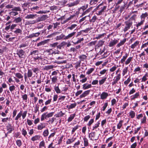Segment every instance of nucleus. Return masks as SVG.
I'll list each match as a JSON object with an SVG mask.
<instances>
[{"instance_id": "f257e3e1", "label": "nucleus", "mask_w": 148, "mask_h": 148, "mask_svg": "<svg viewBox=\"0 0 148 148\" xmlns=\"http://www.w3.org/2000/svg\"><path fill=\"white\" fill-rule=\"evenodd\" d=\"M148 16V13L147 12L143 13L140 15V18L141 21L140 22H138L136 25L137 29L138 28L139 26H140L141 25L143 24L145 22L146 18Z\"/></svg>"}, {"instance_id": "f03ea898", "label": "nucleus", "mask_w": 148, "mask_h": 148, "mask_svg": "<svg viewBox=\"0 0 148 148\" xmlns=\"http://www.w3.org/2000/svg\"><path fill=\"white\" fill-rule=\"evenodd\" d=\"M11 11L9 13V14L12 16H15L18 14V12H20L22 11L21 8L19 6H14L13 9H12Z\"/></svg>"}, {"instance_id": "7ed1b4c3", "label": "nucleus", "mask_w": 148, "mask_h": 148, "mask_svg": "<svg viewBox=\"0 0 148 148\" xmlns=\"http://www.w3.org/2000/svg\"><path fill=\"white\" fill-rule=\"evenodd\" d=\"M133 22L130 21H127L125 22V27L123 29V31L125 32L128 30L131 27H132Z\"/></svg>"}, {"instance_id": "20e7f679", "label": "nucleus", "mask_w": 148, "mask_h": 148, "mask_svg": "<svg viewBox=\"0 0 148 148\" xmlns=\"http://www.w3.org/2000/svg\"><path fill=\"white\" fill-rule=\"evenodd\" d=\"M16 54L20 58L24 59L26 57L25 51L22 49H18L17 51Z\"/></svg>"}, {"instance_id": "39448f33", "label": "nucleus", "mask_w": 148, "mask_h": 148, "mask_svg": "<svg viewBox=\"0 0 148 148\" xmlns=\"http://www.w3.org/2000/svg\"><path fill=\"white\" fill-rule=\"evenodd\" d=\"M22 18L20 17H18L16 18H15L13 21V22L17 24H18L19 26L21 27L22 26Z\"/></svg>"}, {"instance_id": "423d86ee", "label": "nucleus", "mask_w": 148, "mask_h": 148, "mask_svg": "<svg viewBox=\"0 0 148 148\" xmlns=\"http://www.w3.org/2000/svg\"><path fill=\"white\" fill-rule=\"evenodd\" d=\"M121 78V75L120 73L119 74H118L117 75L114 77V78L113 79V81L112 83V85H114L117 83L118 81L120 80Z\"/></svg>"}, {"instance_id": "0eeeda50", "label": "nucleus", "mask_w": 148, "mask_h": 148, "mask_svg": "<svg viewBox=\"0 0 148 148\" xmlns=\"http://www.w3.org/2000/svg\"><path fill=\"white\" fill-rule=\"evenodd\" d=\"M88 7V5L87 4L86 5L82 6L80 8H79L78 9V11L76 12V14H78L79 13L81 14Z\"/></svg>"}, {"instance_id": "6e6552de", "label": "nucleus", "mask_w": 148, "mask_h": 148, "mask_svg": "<svg viewBox=\"0 0 148 148\" xmlns=\"http://www.w3.org/2000/svg\"><path fill=\"white\" fill-rule=\"evenodd\" d=\"M76 33V32H72L69 34L67 36H65V40H67L69 39L72 38H73Z\"/></svg>"}, {"instance_id": "1a4fd4ad", "label": "nucleus", "mask_w": 148, "mask_h": 148, "mask_svg": "<svg viewBox=\"0 0 148 148\" xmlns=\"http://www.w3.org/2000/svg\"><path fill=\"white\" fill-rule=\"evenodd\" d=\"M118 40L114 39V40H111L109 43L108 46L110 47H113L118 42Z\"/></svg>"}, {"instance_id": "9d476101", "label": "nucleus", "mask_w": 148, "mask_h": 148, "mask_svg": "<svg viewBox=\"0 0 148 148\" xmlns=\"http://www.w3.org/2000/svg\"><path fill=\"white\" fill-rule=\"evenodd\" d=\"M65 35L63 34H62L60 36H57L55 39L56 40H65Z\"/></svg>"}, {"instance_id": "9b49d317", "label": "nucleus", "mask_w": 148, "mask_h": 148, "mask_svg": "<svg viewBox=\"0 0 148 148\" xmlns=\"http://www.w3.org/2000/svg\"><path fill=\"white\" fill-rule=\"evenodd\" d=\"M90 92V90L85 91L80 96V98L84 97L87 95H88Z\"/></svg>"}, {"instance_id": "f8f14e48", "label": "nucleus", "mask_w": 148, "mask_h": 148, "mask_svg": "<svg viewBox=\"0 0 148 148\" xmlns=\"http://www.w3.org/2000/svg\"><path fill=\"white\" fill-rule=\"evenodd\" d=\"M32 58L34 59V61L36 62H38L40 60H41L42 59V56H39L38 55L34 56H33Z\"/></svg>"}, {"instance_id": "ddd939ff", "label": "nucleus", "mask_w": 148, "mask_h": 148, "mask_svg": "<svg viewBox=\"0 0 148 148\" xmlns=\"http://www.w3.org/2000/svg\"><path fill=\"white\" fill-rule=\"evenodd\" d=\"M40 33L38 32L35 33H32L29 34L27 38H32L34 37H37L40 34Z\"/></svg>"}, {"instance_id": "4468645a", "label": "nucleus", "mask_w": 148, "mask_h": 148, "mask_svg": "<svg viewBox=\"0 0 148 148\" xmlns=\"http://www.w3.org/2000/svg\"><path fill=\"white\" fill-rule=\"evenodd\" d=\"M92 87V86L91 84H89L86 83L84 84L83 85L82 89L84 90H85L90 88Z\"/></svg>"}, {"instance_id": "2eb2a0df", "label": "nucleus", "mask_w": 148, "mask_h": 148, "mask_svg": "<svg viewBox=\"0 0 148 148\" xmlns=\"http://www.w3.org/2000/svg\"><path fill=\"white\" fill-rule=\"evenodd\" d=\"M108 95L107 92H103L100 95V98L101 99H106L108 96Z\"/></svg>"}, {"instance_id": "dca6fc26", "label": "nucleus", "mask_w": 148, "mask_h": 148, "mask_svg": "<svg viewBox=\"0 0 148 148\" xmlns=\"http://www.w3.org/2000/svg\"><path fill=\"white\" fill-rule=\"evenodd\" d=\"M15 77L18 79H20L21 81L23 80V76L20 73H15Z\"/></svg>"}, {"instance_id": "f3484780", "label": "nucleus", "mask_w": 148, "mask_h": 148, "mask_svg": "<svg viewBox=\"0 0 148 148\" xmlns=\"http://www.w3.org/2000/svg\"><path fill=\"white\" fill-rule=\"evenodd\" d=\"M87 56L85 55L82 54L79 56H78V58L80 59L79 61H84L87 59Z\"/></svg>"}, {"instance_id": "a211bd4d", "label": "nucleus", "mask_w": 148, "mask_h": 148, "mask_svg": "<svg viewBox=\"0 0 148 148\" xmlns=\"http://www.w3.org/2000/svg\"><path fill=\"white\" fill-rule=\"evenodd\" d=\"M127 38H125L122 40H121L120 42L118 43L116 46L117 47H119L120 46L123 45L126 41Z\"/></svg>"}, {"instance_id": "6ab92c4d", "label": "nucleus", "mask_w": 148, "mask_h": 148, "mask_svg": "<svg viewBox=\"0 0 148 148\" xmlns=\"http://www.w3.org/2000/svg\"><path fill=\"white\" fill-rule=\"evenodd\" d=\"M22 29H21L19 28H16V30L14 31L13 32L14 34L18 35L19 34L21 35L22 34Z\"/></svg>"}, {"instance_id": "aec40b11", "label": "nucleus", "mask_w": 148, "mask_h": 148, "mask_svg": "<svg viewBox=\"0 0 148 148\" xmlns=\"http://www.w3.org/2000/svg\"><path fill=\"white\" fill-rule=\"evenodd\" d=\"M79 77L80 78H84L80 80V82L82 83H85L87 80V78L86 77H85V76L84 75H83V74H81L80 75Z\"/></svg>"}, {"instance_id": "412c9836", "label": "nucleus", "mask_w": 148, "mask_h": 148, "mask_svg": "<svg viewBox=\"0 0 148 148\" xmlns=\"http://www.w3.org/2000/svg\"><path fill=\"white\" fill-rule=\"evenodd\" d=\"M48 16H47V15H43L41 16L40 17L38 18V21H41L45 20L47 18Z\"/></svg>"}, {"instance_id": "4be33fe9", "label": "nucleus", "mask_w": 148, "mask_h": 148, "mask_svg": "<svg viewBox=\"0 0 148 148\" xmlns=\"http://www.w3.org/2000/svg\"><path fill=\"white\" fill-rule=\"evenodd\" d=\"M76 138L73 137L71 139H67L66 141V144H70L76 140Z\"/></svg>"}, {"instance_id": "5701e85b", "label": "nucleus", "mask_w": 148, "mask_h": 148, "mask_svg": "<svg viewBox=\"0 0 148 148\" xmlns=\"http://www.w3.org/2000/svg\"><path fill=\"white\" fill-rule=\"evenodd\" d=\"M128 54H127V53H126L125 55L123 56L121 60V63L123 64L124 62L125 61V60L128 57Z\"/></svg>"}, {"instance_id": "b1692460", "label": "nucleus", "mask_w": 148, "mask_h": 148, "mask_svg": "<svg viewBox=\"0 0 148 148\" xmlns=\"http://www.w3.org/2000/svg\"><path fill=\"white\" fill-rule=\"evenodd\" d=\"M95 133L94 132H92L90 133L89 134V137L90 138H90V140H97V139H94V137L95 135Z\"/></svg>"}, {"instance_id": "393cba45", "label": "nucleus", "mask_w": 148, "mask_h": 148, "mask_svg": "<svg viewBox=\"0 0 148 148\" xmlns=\"http://www.w3.org/2000/svg\"><path fill=\"white\" fill-rule=\"evenodd\" d=\"M104 43V41H103L102 40H100L99 41L98 44H97L96 47H99L103 45ZM97 48L96 47L95 50L96 51H97Z\"/></svg>"}, {"instance_id": "a878e982", "label": "nucleus", "mask_w": 148, "mask_h": 148, "mask_svg": "<svg viewBox=\"0 0 148 148\" xmlns=\"http://www.w3.org/2000/svg\"><path fill=\"white\" fill-rule=\"evenodd\" d=\"M139 96V92H136L134 95H132L131 96V100H134L136 98H138V97Z\"/></svg>"}, {"instance_id": "bb28decb", "label": "nucleus", "mask_w": 148, "mask_h": 148, "mask_svg": "<svg viewBox=\"0 0 148 148\" xmlns=\"http://www.w3.org/2000/svg\"><path fill=\"white\" fill-rule=\"evenodd\" d=\"M75 115L76 114L75 113L71 114L67 119V121L68 122H70L72 121L75 117Z\"/></svg>"}, {"instance_id": "cd10ccee", "label": "nucleus", "mask_w": 148, "mask_h": 148, "mask_svg": "<svg viewBox=\"0 0 148 148\" xmlns=\"http://www.w3.org/2000/svg\"><path fill=\"white\" fill-rule=\"evenodd\" d=\"M36 15L34 14H27L25 16V18L27 19H33L35 18Z\"/></svg>"}, {"instance_id": "c85d7f7f", "label": "nucleus", "mask_w": 148, "mask_h": 148, "mask_svg": "<svg viewBox=\"0 0 148 148\" xmlns=\"http://www.w3.org/2000/svg\"><path fill=\"white\" fill-rule=\"evenodd\" d=\"M45 127V124L43 123H40L38 127V130H42V129L44 128Z\"/></svg>"}, {"instance_id": "c756f323", "label": "nucleus", "mask_w": 148, "mask_h": 148, "mask_svg": "<svg viewBox=\"0 0 148 148\" xmlns=\"http://www.w3.org/2000/svg\"><path fill=\"white\" fill-rule=\"evenodd\" d=\"M39 51L38 50H33L30 52V55H32L33 56H34L37 55H38Z\"/></svg>"}, {"instance_id": "7c9ffc66", "label": "nucleus", "mask_w": 148, "mask_h": 148, "mask_svg": "<svg viewBox=\"0 0 148 148\" xmlns=\"http://www.w3.org/2000/svg\"><path fill=\"white\" fill-rule=\"evenodd\" d=\"M54 89L56 92L57 94H59L61 93V90L60 89L58 85L56 86V85L54 86Z\"/></svg>"}, {"instance_id": "2f4dec72", "label": "nucleus", "mask_w": 148, "mask_h": 148, "mask_svg": "<svg viewBox=\"0 0 148 148\" xmlns=\"http://www.w3.org/2000/svg\"><path fill=\"white\" fill-rule=\"evenodd\" d=\"M132 57H129L125 61V64L126 65L129 64L132 60Z\"/></svg>"}, {"instance_id": "473e14b6", "label": "nucleus", "mask_w": 148, "mask_h": 148, "mask_svg": "<svg viewBox=\"0 0 148 148\" xmlns=\"http://www.w3.org/2000/svg\"><path fill=\"white\" fill-rule=\"evenodd\" d=\"M139 42H140L139 41H136L133 44L131 45V48L132 49H134L139 44Z\"/></svg>"}, {"instance_id": "72a5a7b5", "label": "nucleus", "mask_w": 148, "mask_h": 148, "mask_svg": "<svg viewBox=\"0 0 148 148\" xmlns=\"http://www.w3.org/2000/svg\"><path fill=\"white\" fill-rule=\"evenodd\" d=\"M40 137L39 135H36L32 137L31 140L32 141H34L35 140H39Z\"/></svg>"}, {"instance_id": "f704fd0d", "label": "nucleus", "mask_w": 148, "mask_h": 148, "mask_svg": "<svg viewBox=\"0 0 148 148\" xmlns=\"http://www.w3.org/2000/svg\"><path fill=\"white\" fill-rule=\"evenodd\" d=\"M47 40H45L43 41H42L37 44V47H39L40 46L44 45L45 44L47 43Z\"/></svg>"}, {"instance_id": "c9c22d12", "label": "nucleus", "mask_w": 148, "mask_h": 148, "mask_svg": "<svg viewBox=\"0 0 148 148\" xmlns=\"http://www.w3.org/2000/svg\"><path fill=\"white\" fill-rule=\"evenodd\" d=\"M100 0H91L90 2V4L91 5H95L97 2H98Z\"/></svg>"}, {"instance_id": "e433bc0d", "label": "nucleus", "mask_w": 148, "mask_h": 148, "mask_svg": "<svg viewBox=\"0 0 148 148\" xmlns=\"http://www.w3.org/2000/svg\"><path fill=\"white\" fill-rule=\"evenodd\" d=\"M27 77H28L29 78L32 77L33 75V72L32 70L28 69L27 73Z\"/></svg>"}, {"instance_id": "4c0bfd02", "label": "nucleus", "mask_w": 148, "mask_h": 148, "mask_svg": "<svg viewBox=\"0 0 148 148\" xmlns=\"http://www.w3.org/2000/svg\"><path fill=\"white\" fill-rule=\"evenodd\" d=\"M65 114V113H63L62 111H60L55 115L57 117H61Z\"/></svg>"}, {"instance_id": "58836bf2", "label": "nucleus", "mask_w": 148, "mask_h": 148, "mask_svg": "<svg viewBox=\"0 0 148 148\" xmlns=\"http://www.w3.org/2000/svg\"><path fill=\"white\" fill-rule=\"evenodd\" d=\"M107 79V77H104L103 78L100 80L99 81V84L100 85H101L102 84H103L106 81Z\"/></svg>"}, {"instance_id": "ea45409f", "label": "nucleus", "mask_w": 148, "mask_h": 148, "mask_svg": "<svg viewBox=\"0 0 148 148\" xmlns=\"http://www.w3.org/2000/svg\"><path fill=\"white\" fill-rule=\"evenodd\" d=\"M22 111H20V112L17 114L15 118V120L17 121L19 118H20L21 117V115H22Z\"/></svg>"}, {"instance_id": "a19ab883", "label": "nucleus", "mask_w": 148, "mask_h": 148, "mask_svg": "<svg viewBox=\"0 0 148 148\" xmlns=\"http://www.w3.org/2000/svg\"><path fill=\"white\" fill-rule=\"evenodd\" d=\"M15 86L14 85L10 86L9 87V89L12 94L14 92V91L15 90Z\"/></svg>"}, {"instance_id": "79ce46f5", "label": "nucleus", "mask_w": 148, "mask_h": 148, "mask_svg": "<svg viewBox=\"0 0 148 148\" xmlns=\"http://www.w3.org/2000/svg\"><path fill=\"white\" fill-rule=\"evenodd\" d=\"M47 113V112L44 113H43L41 115V117L40 120L41 121H42L44 120V119H47L46 114Z\"/></svg>"}, {"instance_id": "37998d69", "label": "nucleus", "mask_w": 148, "mask_h": 148, "mask_svg": "<svg viewBox=\"0 0 148 148\" xmlns=\"http://www.w3.org/2000/svg\"><path fill=\"white\" fill-rule=\"evenodd\" d=\"M21 97L23 100H24V101L26 102L28 99V96L26 94L21 95Z\"/></svg>"}, {"instance_id": "c03bdc74", "label": "nucleus", "mask_w": 148, "mask_h": 148, "mask_svg": "<svg viewBox=\"0 0 148 148\" xmlns=\"http://www.w3.org/2000/svg\"><path fill=\"white\" fill-rule=\"evenodd\" d=\"M77 105V103H74L71 104L69 106H67V107L68 108V109H71L74 108Z\"/></svg>"}, {"instance_id": "a18cd8bd", "label": "nucleus", "mask_w": 148, "mask_h": 148, "mask_svg": "<svg viewBox=\"0 0 148 148\" xmlns=\"http://www.w3.org/2000/svg\"><path fill=\"white\" fill-rule=\"evenodd\" d=\"M128 67H125L123 70L122 75L124 76L125 74H126L128 70Z\"/></svg>"}, {"instance_id": "49530a36", "label": "nucleus", "mask_w": 148, "mask_h": 148, "mask_svg": "<svg viewBox=\"0 0 148 148\" xmlns=\"http://www.w3.org/2000/svg\"><path fill=\"white\" fill-rule=\"evenodd\" d=\"M145 52L143 51L141 53L139 54V56L142 60H143L145 59Z\"/></svg>"}, {"instance_id": "de8ad7c7", "label": "nucleus", "mask_w": 148, "mask_h": 148, "mask_svg": "<svg viewBox=\"0 0 148 148\" xmlns=\"http://www.w3.org/2000/svg\"><path fill=\"white\" fill-rule=\"evenodd\" d=\"M39 146L40 148H41L42 147L46 148L45 146V143L44 140H42L40 142Z\"/></svg>"}, {"instance_id": "09e8293b", "label": "nucleus", "mask_w": 148, "mask_h": 148, "mask_svg": "<svg viewBox=\"0 0 148 148\" xmlns=\"http://www.w3.org/2000/svg\"><path fill=\"white\" fill-rule=\"evenodd\" d=\"M83 140L84 143V146L86 147L88 146L89 143L88 139L86 138H84Z\"/></svg>"}, {"instance_id": "8fccbe9b", "label": "nucleus", "mask_w": 148, "mask_h": 148, "mask_svg": "<svg viewBox=\"0 0 148 148\" xmlns=\"http://www.w3.org/2000/svg\"><path fill=\"white\" fill-rule=\"evenodd\" d=\"M53 66L52 65L47 66H45L44 69L46 70H48L49 69H53Z\"/></svg>"}, {"instance_id": "3c124183", "label": "nucleus", "mask_w": 148, "mask_h": 148, "mask_svg": "<svg viewBox=\"0 0 148 148\" xmlns=\"http://www.w3.org/2000/svg\"><path fill=\"white\" fill-rule=\"evenodd\" d=\"M135 113L133 111H131L129 112V115L131 118H133L135 116Z\"/></svg>"}, {"instance_id": "603ef678", "label": "nucleus", "mask_w": 148, "mask_h": 148, "mask_svg": "<svg viewBox=\"0 0 148 148\" xmlns=\"http://www.w3.org/2000/svg\"><path fill=\"white\" fill-rule=\"evenodd\" d=\"M51 81L52 82V83H51L52 84H55L57 80V77L56 76H54L53 77L51 78Z\"/></svg>"}, {"instance_id": "864d4df0", "label": "nucleus", "mask_w": 148, "mask_h": 148, "mask_svg": "<svg viewBox=\"0 0 148 148\" xmlns=\"http://www.w3.org/2000/svg\"><path fill=\"white\" fill-rule=\"evenodd\" d=\"M95 70L94 68H91L88 69V71L86 73L88 75H89L91 74L93 71Z\"/></svg>"}, {"instance_id": "5fc2aeb1", "label": "nucleus", "mask_w": 148, "mask_h": 148, "mask_svg": "<svg viewBox=\"0 0 148 148\" xmlns=\"http://www.w3.org/2000/svg\"><path fill=\"white\" fill-rule=\"evenodd\" d=\"M90 8H88L87 10H85L84 11L82 12V13H81L82 14L81 16H82L86 14L89 13V12H90Z\"/></svg>"}, {"instance_id": "6e6d98bb", "label": "nucleus", "mask_w": 148, "mask_h": 148, "mask_svg": "<svg viewBox=\"0 0 148 148\" xmlns=\"http://www.w3.org/2000/svg\"><path fill=\"white\" fill-rule=\"evenodd\" d=\"M97 19V16L95 15H94L92 17V19H90L89 21L90 22L94 23L95 22Z\"/></svg>"}, {"instance_id": "4d7b16f0", "label": "nucleus", "mask_w": 148, "mask_h": 148, "mask_svg": "<svg viewBox=\"0 0 148 148\" xmlns=\"http://www.w3.org/2000/svg\"><path fill=\"white\" fill-rule=\"evenodd\" d=\"M127 4V2H126V3H124V5L121 7L120 11L121 12L123 11V10L126 7Z\"/></svg>"}, {"instance_id": "13d9d810", "label": "nucleus", "mask_w": 148, "mask_h": 148, "mask_svg": "<svg viewBox=\"0 0 148 148\" xmlns=\"http://www.w3.org/2000/svg\"><path fill=\"white\" fill-rule=\"evenodd\" d=\"M65 98L66 96H59V98L58 99V102H61L62 101H64Z\"/></svg>"}, {"instance_id": "bf43d9fd", "label": "nucleus", "mask_w": 148, "mask_h": 148, "mask_svg": "<svg viewBox=\"0 0 148 148\" xmlns=\"http://www.w3.org/2000/svg\"><path fill=\"white\" fill-rule=\"evenodd\" d=\"M147 73H146L145 75L143 77L142 79V82H145L147 80Z\"/></svg>"}, {"instance_id": "052dcab7", "label": "nucleus", "mask_w": 148, "mask_h": 148, "mask_svg": "<svg viewBox=\"0 0 148 148\" xmlns=\"http://www.w3.org/2000/svg\"><path fill=\"white\" fill-rule=\"evenodd\" d=\"M78 39V40L76 42H73L74 45H76L78 43H80L82 41H83L84 40V39L83 38H82L79 39V38Z\"/></svg>"}, {"instance_id": "680f3d73", "label": "nucleus", "mask_w": 148, "mask_h": 148, "mask_svg": "<svg viewBox=\"0 0 148 148\" xmlns=\"http://www.w3.org/2000/svg\"><path fill=\"white\" fill-rule=\"evenodd\" d=\"M77 26V25L76 24H72L71 26L68 27H67V29L72 30L74 29Z\"/></svg>"}, {"instance_id": "e2e57ef3", "label": "nucleus", "mask_w": 148, "mask_h": 148, "mask_svg": "<svg viewBox=\"0 0 148 148\" xmlns=\"http://www.w3.org/2000/svg\"><path fill=\"white\" fill-rule=\"evenodd\" d=\"M75 15L74 14L73 15H72L70 16L68 18H67L66 20L64 21V23H65L66 22H67L68 21H69L70 20H71L75 16Z\"/></svg>"}, {"instance_id": "0e129e2a", "label": "nucleus", "mask_w": 148, "mask_h": 148, "mask_svg": "<svg viewBox=\"0 0 148 148\" xmlns=\"http://www.w3.org/2000/svg\"><path fill=\"white\" fill-rule=\"evenodd\" d=\"M81 61H78L75 64V68L76 69H77L79 67H80L81 66Z\"/></svg>"}, {"instance_id": "69168bd1", "label": "nucleus", "mask_w": 148, "mask_h": 148, "mask_svg": "<svg viewBox=\"0 0 148 148\" xmlns=\"http://www.w3.org/2000/svg\"><path fill=\"white\" fill-rule=\"evenodd\" d=\"M5 8L7 9H13L14 8V7L13 5L10 4L6 5Z\"/></svg>"}, {"instance_id": "338daca9", "label": "nucleus", "mask_w": 148, "mask_h": 148, "mask_svg": "<svg viewBox=\"0 0 148 148\" xmlns=\"http://www.w3.org/2000/svg\"><path fill=\"white\" fill-rule=\"evenodd\" d=\"M144 41L143 42L142 45L141 47V49H142L143 48H144L145 47H146L148 46V41L147 42L144 43Z\"/></svg>"}, {"instance_id": "774afa93", "label": "nucleus", "mask_w": 148, "mask_h": 148, "mask_svg": "<svg viewBox=\"0 0 148 148\" xmlns=\"http://www.w3.org/2000/svg\"><path fill=\"white\" fill-rule=\"evenodd\" d=\"M123 122V120L120 121L119 123L117 125V127L118 129H120L122 125V123Z\"/></svg>"}]
</instances>
